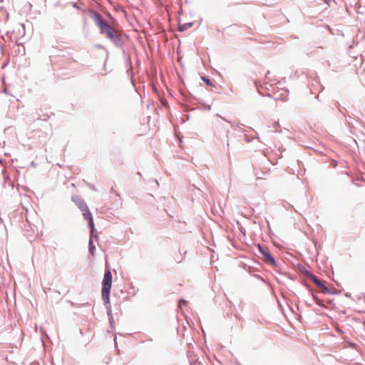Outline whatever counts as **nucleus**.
I'll return each instance as SVG.
<instances>
[{"label":"nucleus","mask_w":365,"mask_h":365,"mask_svg":"<svg viewBox=\"0 0 365 365\" xmlns=\"http://www.w3.org/2000/svg\"><path fill=\"white\" fill-rule=\"evenodd\" d=\"M311 279L315 283V284L322 289L323 293H329L328 288L317 277L312 275Z\"/></svg>","instance_id":"nucleus-5"},{"label":"nucleus","mask_w":365,"mask_h":365,"mask_svg":"<svg viewBox=\"0 0 365 365\" xmlns=\"http://www.w3.org/2000/svg\"><path fill=\"white\" fill-rule=\"evenodd\" d=\"M185 302V301H184V300H182V299H181V300L180 301V304H181V303H182V304H184Z\"/></svg>","instance_id":"nucleus-9"},{"label":"nucleus","mask_w":365,"mask_h":365,"mask_svg":"<svg viewBox=\"0 0 365 365\" xmlns=\"http://www.w3.org/2000/svg\"><path fill=\"white\" fill-rule=\"evenodd\" d=\"M79 207L83 212V215L85 219L88 221V226H89L90 229L91 230V215L88 209L87 208V207L86 205L84 206L83 205H81L79 206Z\"/></svg>","instance_id":"nucleus-4"},{"label":"nucleus","mask_w":365,"mask_h":365,"mask_svg":"<svg viewBox=\"0 0 365 365\" xmlns=\"http://www.w3.org/2000/svg\"><path fill=\"white\" fill-rule=\"evenodd\" d=\"M315 300H316V303H317L318 305H319V306H323V304H322V302H321L319 299H316Z\"/></svg>","instance_id":"nucleus-8"},{"label":"nucleus","mask_w":365,"mask_h":365,"mask_svg":"<svg viewBox=\"0 0 365 365\" xmlns=\"http://www.w3.org/2000/svg\"><path fill=\"white\" fill-rule=\"evenodd\" d=\"M93 19L100 33L108 38H114L115 29L113 28L106 18L98 13L93 12Z\"/></svg>","instance_id":"nucleus-1"},{"label":"nucleus","mask_w":365,"mask_h":365,"mask_svg":"<svg viewBox=\"0 0 365 365\" xmlns=\"http://www.w3.org/2000/svg\"><path fill=\"white\" fill-rule=\"evenodd\" d=\"M202 78L207 86H212V83L209 78L205 77H202Z\"/></svg>","instance_id":"nucleus-6"},{"label":"nucleus","mask_w":365,"mask_h":365,"mask_svg":"<svg viewBox=\"0 0 365 365\" xmlns=\"http://www.w3.org/2000/svg\"><path fill=\"white\" fill-rule=\"evenodd\" d=\"M88 247H89V250H91V235L90 236V238H89Z\"/></svg>","instance_id":"nucleus-7"},{"label":"nucleus","mask_w":365,"mask_h":365,"mask_svg":"<svg viewBox=\"0 0 365 365\" xmlns=\"http://www.w3.org/2000/svg\"><path fill=\"white\" fill-rule=\"evenodd\" d=\"M258 247H259V250L261 254L264 257V258L266 259V262L269 263L272 265H274L275 264V260L272 257V256L271 255V254H270L269 251L268 250V249L266 248V247H262L259 245H258Z\"/></svg>","instance_id":"nucleus-3"},{"label":"nucleus","mask_w":365,"mask_h":365,"mask_svg":"<svg viewBox=\"0 0 365 365\" xmlns=\"http://www.w3.org/2000/svg\"><path fill=\"white\" fill-rule=\"evenodd\" d=\"M112 285V275L110 271H107L104 274L102 287V297L106 302L109 300L110 290Z\"/></svg>","instance_id":"nucleus-2"}]
</instances>
